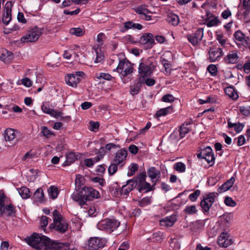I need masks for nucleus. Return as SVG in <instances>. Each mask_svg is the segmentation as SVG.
Segmentation results:
<instances>
[{"mask_svg": "<svg viewBox=\"0 0 250 250\" xmlns=\"http://www.w3.org/2000/svg\"><path fill=\"white\" fill-rule=\"evenodd\" d=\"M147 174L151 179L152 181L154 182V179L160 177L161 173L159 170L156 169L154 167H151L148 170Z\"/></svg>", "mask_w": 250, "mask_h": 250, "instance_id": "27", "label": "nucleus"}, {"mask_svg": "<svg viewBox=\"0 0 250 250\" xmlns=\"http://www.w3.org/2000/svg\"><path fill=\"white\" fill-rule=\"evenodd\" d=\"M140 42L146 49L151 48L155 44L153 35L151 33L144 34L141 37Z\"/></svg>", "mask_w": 250, "mask_h": 250, "instance_id": "12", "label": "nucleus"}, {"mask_svg": "<svg viewBox=\"0 0 250 250\" xmlns=\"http://www.w3.org/2000/svg\"><path fill=\"white\" fill-rule=\"evenodd\" d=\"M221 221L224 223L229 224L231 221V215L229 214H224L221 216Z\"/></svg>", "mask_w": 250, "mask_h": 250, "instance_id": "57", "label": "nucleus"}, {"mask_svg": "<svg viewBox=\"0 0 250 250\" xmlns=\"http://www.w3.org/2000/svg\"><path fill=\"white\" fill-rule=\"evenodd\" d=\"M200 193L201 192L200 190H196L194 192L189 195V199L192 202L195 201L200 195Z\"/></svg>", "mask_w": 250, "mask_h": 250, "instance_id": "50", "label": "nucleus"}, {"mask_svg": "<svg viewBox=\"0 0 250 250\" xmlns=\"http://www.w3.org/2000/svg\"><path fill=\"white\" fill-rule=\"evenodd\" d=\"M12 8V4L11 1H8L5 4L4 7V11L5 12H7V14H9L10 13L11 14V10Z\"/></svg>", "mask_w": 250, "mask_h": 250, "instance_id": "58", "label": "nucleus"}, {"mask_svg": "<svg viewBox=\"0 0 250 250\" xmlns=\"http://www.w3.org/2000/svg\"><path fill=\"white\" fill-rule=\"evenodd\" d=\"M48 217H47L45 216H42V217L41 219L40 224H41V227L43 229H44V228L45 227H46L47 226V225H48Z\"/></svg>", "mask_w": 250, "mask_h": 250, "instance_id": "61", "label": "nucleus"}, {"mask_svg": "<svg viewBox=\"0 0 250 250\" xmlns=\"http://www.w3.org/2000/svg\"><path fill=\"white\" fill-rule=\"evenodd\" d=\"M234 37L236 40L241 42L243 45L247 44V42L249 41V37L246 36L240 30H237L234 34Z\"/></svg>", "mask_w": 250, "mask_h": 250, "instance_id": "22", "label": "nucleus"}, {"mask_svg": "<svg viewBox=\"0 0 250 250\" xmlns=\"http://www.w3.org/2000/svg\"><path fill=\"white\" fill-rule=\"evenodd\" d=\"M127 155V151L124 149L118 150L113 159V162L118 165L122 164L125 161Z\"/></svg>", "mask_w": 250, "mask_h": 250, "instance_id": "16", "label": "nucleus"}, {"mask_svg": "<svg viewBox=\"0 0 250 250\" xmlns=\"http://www.w3.org/2000/svg\"><path fill=\"white\" fill-rule=\"evenodd\" d=\"M185 212L188 214H192L195 213L197 211L196 207L195 206H187L184 210Z\"/></svg>", "mask_w": 250, "mask_h": 250, "instance_id": "48", "label": "nucleus"}, {"mask_svg": "<svg viewBox=\"0 0 250 250\" xmlns=\"http://www.w3.org/2000/svg\"><path fill=\"white\" fill-rule=\"evenodd\" d=\"M41 35L40 29L35 27L28 31L27 34L21 38V41L22 42H34L38 40Z\"/></svg>", "mask_w": 250, "mask_h": 250, "instance_id": "6", "label": "nucleus"}, {"mask_svg": "<svg viewBox=\"0 0 250 250\" xmlns=\"http://www.w3.org/2000/svg\"><path fill=\"white\" fill-rule=\"evenodd\" d=\"M18 191L23 199H26L30 197V190L28 188L22 187L19 189Z\"/></svg>", "mask_w": 250, "mask_h": 250, "instance_id": "36", "label": "nucleus"}, {"mask_svg": "<svg viewBox=\"0 0 250 250\" xmlns=\"http://www.w3.org/2000/svg\"><path fill=\"white\" fill-rule=\"evenodd\" d=\"M161 62L164 67H165V74L168 76L171 73V64L169 63L168 61L164 58H161Z\"/></svg>", "mask_w": 250, "mask_h": 250, "instance_id": "34", "label": "nucleus"}, {"mask_svg": "<svg viewBox=\"0 0 250 250\" xmlns=\"http://www.w3.org/2000/svg\"><path fill=\"white\" fill-rule=\"evenodd\" d=\"M238 56L236 51H232L224 58L226 63L235 64L238 62Z\"/></svg>", "mask_w": 250, "mask_h": 250, "instance_id": "21", "label": "nucleus"}, {"mask_svg": "<svg viewBox=\"0 0 250 250\" xmlns=\"http://www.w3.org/2000/svg\"><path fill=\"white\" fill-rule=\"evenodd\" d=\"M243 9H250V0H243L241 6H239Z\"/></svg>", "mask_w": 250, "mask_h": 250, "instance_id": "64", "label": "nucleus"}, {"mask_svg": "<svg viewBox=\"0 0 250 250\" xmlns=\"http://www.w3.org/2000/svg\"><path fill=\"white\" fill-rule=\"evenodd\" d=\"M81 79L79 77H76L75 74H67L65 77L66 83L72 87H76Z\"/></svg>", "mask_w": 250, "mask_h": 250, "instance_id": "17", "label": "nucleus"}, {"mask_svg": "<svg viewBox=\"0 0 250 250\" xmlns=\"http://www.w3.org/2000/svg\"><path fill=\"white\" fill-rule=\"evenodd\" d=\"M133 180H129L125 185H124L122 188L120 189V192L121 195H127L129 192L134 188Z\"/></svg>", "mask_w": 250, "mask_h": 250, "instance_id": "20", "label": "nucleus"}, {"mask_svg": "<svg viewBox=\"0 0 250 250\" xmlns=\"http://www.w3.org/2000/svg\"><path fill=\"white\" fill-rule=\"evenodd\" d=\"M105 154V149L103 147H101L99 149L97 156L95 157V162H98L100 161L104 157Z\"/></svg>", "mask_w": 250, "mask_h": 250, "instance_id": "44", "label": "nucleus"}, {"mask_svg": "<svg viewBox=\"0 0 250 250\" xmlns=\"http://www.w3.org/2000/svg\"><path fill=\"white\" fill-rule=\"evenodd\" d=\"M171 109L172 108L171 106H168L166 108H162L156 112L155 115L158 117L162 116H165L168 114L170 112V110H171Z\"/></svg>", "mask_w": 250, "mask_h": 250, "instance_id": "41", "label": "nucleus"}, {"mask_svg": "<svg viewBox=\"0 0 250 250\" xmlns=\"http://www.w3.org/2000/svg\"><path fill=\"white\" fill-rule=\"evenodd\" d=\"M11 20V14H7V12H5L3 14L2 17V21L5 25H7Z\"/></svg>", "mask_w": 250, "mask_h": 250, "instance_id": "55", "label": "nucleus"}, {"mask_svg": "<svg viewBox=\"0 0 250 250\" xmlns=\"http://www.w3.org/2000/svg\"><path fill=\"white\" fill-rule=\"evenodd\" d=\"M190 130L189 127L186 126V125H182L179 130L180 138H184L186 134L189 132Z\"/></svg>", "mask_w": 250, "mask_h": 250, "instance_id": "40", "label": "nucleus"}, {"mask_svg": "<svg viewBox=\"0 0 250 250\" xmlns=\"http://www.w3.org/2000/svg\"><path fill=\"white\" fill-rule=\"evenodd\" d=\"M53 223L52 224H56L61 222H64L65 221L62 219V216L57 210L55 209L53 212Z\"/></svg>", "mask_w": 250, "mask_h": 250, "instance_id": "38", "label": "nucleus"}, {"mask_svg": "<svg viewBox=\"0 0 250 250\" xmlns=\"http://www.w3.org/2000/svg\"><path fill=\"white\" fill-rule=\"evenodd\" d=\"M239 111L243 115L248 116L250 115V106H240Z\"/></svg>", "mask_w": 250, "mask_h": 250, "instance_id": "47", "label": "nucleus"}, {"mask_svg": "<svg viewBox=\"0 0 250 250\" xmlns=\"http://www.w3.org/2000/svg\"><path fill=\"white\" fill-rule=\"evenodd\" d=\"M42 133L43 135L48 138L51 135H53V133L48 129V128L46 126L42 127Z\"/></svg>", "mask_w": 250, "mask_h": 250, "instance_id": "59", "label": "nucleus"}, {"mask_svg": "<svg viewBox=\"0 0 250 250\" xmlns=\"http://www.w3.org/2000/svg\"><path fill=\"white\" fill-rule=\"evenodd\" d=\"M117 165H118L114 162L109 166L108 171L110 175H113L117 171Z\"/></svg>", "mask_w": 250, "mask_h": 250, "instance_id": "51", "label": "nucleus"}, {"mask_svg": "<svg viewBox=\"0 0 250 250\" xmlns=\"http://www.w3.org/2000/svg\"><path fill=\"white\" fill-rule=\"evenodd\" d=\"M209 60L210 62H214L223 56V51L220 48H210L208 52Z\"/></svg>", "mask_w": 250, "mask_h": 250, "instance_id": "13", "label": "nucleus"}, {"mask_svg": "<svg viewBox=\"0 0 250 250\" xmlns=\"http://www.w3.org/2000/svg\"><path fill=\"white\" fill-rule=\"evenodd\" d=\"M88 247L90 250H97L104 247L105 242L103 239L98 237H92L88 241Z\"/></svg>", "mask_w": 250, "mask_h": 250, "instance_id": "11", "label": "nucleus"}, {"mask_svg": "<svg viewBox=\"0 0 250 250\" xmlns=\"http://www.w3.org/2000/svg\"><path fill=\"white\" fill-rule=\"evenodd\" d=\"M143 28V26L140 23H135L132 21H128L124 23V29L126 31L130 29H137L141 30Z\"/></svg>", "mask_w": 250, "mask_h": 250, "instance_id": "28", "label": "nucleus"}, {"mask_svg": "<svg viewBox=\"0 0 250 250\" xmlns=\"http://www.w3.org/2000/svg\"><path fill=\"white\" fill-rule=\"evenodd\" d=\"M206 21L207 22L206 25L208 27L216 26L221 22L217 17L208 11H206Z\"/></svg>", "mask_w": 250, "mask_h": 250, "instance_id": "14", "label": "nucleus"}, {"mask_svg": "<svg viewBox=\"0 0 250 250\" xmlns=\"http://www.w3.org/2000/svg\"><path fill=\"white\" fill-rule=\"evenodd\" d=\"M176 221V215H173L167 216L160 220V225L164 227H172Z\"/></svg>", "mask_w": 250, "mask_h": 250, "instance_id": "18", "label": "nucleus"}, {"mask_svg": "<svg viewBox=\"0 0 250 250\" xmlns=\"http://www.w3.org/2000/svg\"><path fill=\"white\" fill-rule=\"evenodd\" d=\"M226 94L233 100H237L238 98V95L237 91L232 86H229L225 88Z\"/></svg>", "mask_w": 250, "mask_h": 250, "instance_id": "31", "label": "nucleus"}, {"mask_svg": "<svg viewBox=\"0 0 250 250\" xmlns=\"http://www.w3.org/2000/svg\"><path fill=\"white\" fill-rule=\"evenodd\" d=\"M4 137L6 141H10L15 138L14 130L11 128L6 129L4 133Z\"/></svg>", "mask_w": 250, "mask_h": 250, "instance_id": "33", "label": "nucleus"}, {"mask_svg": "<svg viewBox=\"0 0 250 250\" xmlns=\"http://www.w3.org/2000/svg\"><path fill=\"white\" fill-rule=\"evenodd\" d=\"M163 233L161 231H158L154 233L150 239L153 242H160L163 239Z\"/></svg>", "mask_w": 250, "mask_h": 250, "instance_id": "39", "label": "nucleus"}, {"mask_svg": "<svg viewBox=\"0 0 250 250\" xmlns=\"http://www.w3.org/2000/svg\"><path fill=\"white\" fill-rule=\"evenodd\" d=\"M96 52L97 54V57L95 60V62L98 63L101 62L104 59V56L103 55V54L101 53H99L98 52V50H96Z\"/></svg>", "mask_w": 250, "mask_h": 250, "instance_id": "63", "label": "nucleus"}, {"mask_svg": "<svg viewBox=\"0 0 250 250\" xmlns=\"http://www.w3.org/2000/svg\"><path fill=\"white\" fill-rule=\"evenodd\" d=\"M218 245L223 247H227L231 245V239H228V235L227 233H222L218 239Z\"/></svg>", "mask_w": 250, "mask_h": 250, "instance_id": "19", "label": "nucleus"}, {"mask_svg": "<svg viewBox=\"0 0 250 250\" xmlns=\"http://www.w3.org/2000/svg\"><path fill=\"white\" fill-rule=\"evenodd\" d=\"M139 192H142L143 190H146L145 192H148L153 189L152 186L150 184L145 180L140 185L138 186L136 188Z\"/></svg>", "mask_w": 250, "mask_h": 250, "instance_id": "32", "label": "nucleus"}, {"mask_svg": "<svg viewBox=\"0 0 250 250\" xmlns=\"http://www.w3.org/2000/svg\"><path fill=\"white\" fill-rule=\"evenodd\" d=\"M50 228L61 233H65L68 229V224L65 221L57 223L56 224H50Z\"/></svg>", "mask_w": 250, "mask_h": 250, "instance_id": "15", "label": "nucleus"}, {"mask_svg": "<svg viewBox=\"0 0 250 250\" xmlns=\"http://www.w3.org/2000/svg\"><path fill=\"white\" fill-rule=\"evenodd\" d=\"M100 197L99 192L91 187H84L79 192H74L72 195L74 200L78 202L81 206L86 205L87 201Z\"/></svg>", "mask_w": 250, "mask_h": 250, "instance_id": "2", "label": "nucleus"}, {"mask_svg": "<svg viewBox=\"0 0 250 250\" xmlns=\"http://www.w3.org/2000/svg\"><path fill=\"white\" fill-rule=\"evenodd\" d=\"M216 39L222 46H224L226 44L227 39L224 38L222 34H217Z\"/></svg>", "mask_w": 250, "mask_h": 250, "instance_id": "49", "label": "nucleus"}, {"mask_svg": "<svg viewBox=\"0 0 250 250\" xmlns=\"http://www.w3.org/2000/svg\"><path fill=\"white\" fill-rule=\"evenodd\" d=\"M133 70L132 64L125 59H123L120 61L118 66L114 71H116L125 77L131 74Z\"/></svg>", "mask_w": 250, "mask_h": 250, "instance_id": "4", "label": "nucleus"}, {"mask_svg": "<svg viewBox=\"0 0 250 250\" xmlns=\"http://www.w3.org/2000/svg\"><path fill=\"white\" fill-rule=\"evenodd\" d=\"M175 98L173 96V95L169 94L165 95L162 98V101L167 103L173 102Z\"/></svg>", "mask_w": 250, "mask_h": 250, "instance_id": "53", "label": "nucleus"}, {"mask_svg": "<svg viewBox=\"0 0 250 250\" xmlns=\"http://www.w3.org/2000/svg\"><path fill=\"white\" fill-rule=\"evenodd\" d=\"M95 158L90 159H86L84 160L85 165L88 167H92L94 163H96Z\"/></svg>", "mask_w": 250, "mask_h": 250, "instance_id": "62", "label": "nucleus"}, {"mask_svg": "<svg viewBox=\"0 0 250 250\" xmlns=\"http://www.w3.org/2000/svg\"><path fill=\"white\" fill-rule=\"evenodd\" d=\"M146 174L145 172H142L135 177L133 180L134 188H137L138 186L140 185L145 180H146Z\"/></svg>", "mask_w": 250, "mask_h": 250, "instance_id": "29", "label": "nucleus"}, {"mask_svg": "<svg viewBox=\"0 0 250 250\" xmlns=\"http://www.w3.org/2000/svg\"><path fill=\"white\" fill-rule=\"evenodd\" d=\"M106 39V36L105 34L103 33H100L97 35V42H98L99 45H103L104 43V41Z\"/></svg>", "mask_w": 250, "mask_h": 250, "instance_id": "54", "label": "nucleus"}, {"mask_svg": "<svg viewBox=\"0 0 250 250\" xmlns=\"http://www.w3.org/2000/svg\"><path fill=\"white\" fill-rule=\"evenodd\" d=\"M207 70L212 76H215L217 72V67L214 64H210L208 66Z\"/></svg>", "mask_w": 250, "mask_h": 250, "instance_id": "52", "label": "nucleus"}, {"mask_svg": "<svg viewBox=\"0 0 250 250\" xmlns=\"http://www.w3.org/2000/svg\"><path fill=\"white\" fill-rule=\"evenodd\" d=\"M97 78L98 79H103L106 80H111L113 77L108 73H101L99 74H97Z\"/></svg>", "mask_w": 250, "mask_h": 250, "instance_id": "46", "label": "nucleus"}, {"mask_svg": "<svg viewBox=\"0 0 250 250\" xmlns=\"http://www.w3.org/2000/svg\"><path fill=\"white\" fill-rule=\"evenodd\" d=\"M25 241L29 245L39 250H68L69 249L67 243L52 241L48 237L37 233L25 238Z\"/></svg>", "mask_w": 250, "mask_h": 250, "instance_id": "1", "label": "nucleus"}, {"mask_svg": "<svg viewBox=\"0 0 250 250\" xmlns=\"http://www.w3.org/2000/svg\"><path fill=\"white\" fill-rule=\"evenodd\" d=\"M13 59V53L5 49L0 50V60L4 62H9Z\"/></svg>", "mask_w": 250, "mask_h": 250, "instance_id": "23", "label": "nucleus"}, {"mask_svg": "<svg viewBox=\"0 0 250 250\" xmlns=\"http://www.w3.org/2000/svg\"><path fill=\"white\" fill-rule=\"evenodd\" d=\"M120 223L115 219H106L101 220L97 224V228L108 233H111L120 226Z\"/></svg>", "mask_w": 250, "mask_h": 250, "instance_id": "3", "label": "nucleus"}, {"mask_svg": "<svg viewBox=\"0 0 250 250\" xmlns=\"http://www.w3.org/2000/svg\"><path fill=\"white\" fill-rule=\"evenodd\" d=\"M79 155L74 152H69L66 155V160L62 164L63 166H69L78 159Z\"/></svg>", "mask_w": 250, "mask_h": 250, "instance_id": "24", "label": "nucleus"}, {"mask_svg": "<svg viewBox=\"0 0 250 250\" xmlns=\"http://www.w3.org/2000/svg\"><path fill=\"white\" fill-rule=\"evenodd\" d=\"M51 106L48 102H44L41 106V109L44 113L49 114L51 116L56 118L61 117L63 114L62 112L51 108Z\"/></svg>", "mask_w": 250, "mask_h": 250, "instance_id": "8", "label": "nucleus"}, {"mask_svg": "<svg viewBox=\"0 0 250 250\" xmlns=\"http://www.w3.org/2000/svg\"><path fill=\"white\" fill-rule=\"evenodd\" d=\"M167 21L173 26H177L179 23V18L178 15L171 13L167 15Z\"/></svg>", "mask_w": 250, "mask_h": 250, "instance_id": "26", "label": "nucleus"}, {"mask_svg": "<svg viewBox=\"0 0 250 250\" xmlns=\"http://www.w3.org/2000/svg\"><path fill=\"white\" fill-rule=\"evenodd\" d=\"M215 197L214 192H211L204 195L203 199L200 203L201 207L204 213L209 211L212 204L215 202Z\"/></svg>", "mask_w": 250, "mask_h": 250, "instance_id": "7", "label": "nucleus"}, {"mask_svg": "<svg viewBox=\"0 0 250 250\" xmlns=\"http://www.w3.org/2000/svg\"><path fill=\"white\" fill-rule=\"evenodd\" d=\"M44 198V193L43 189L42 188H38L33 196V198L36 202L41 203L43 201Z\"/></svg>", "mask_w": 250, "mask_h": 250, "instance_id": "30", "label": "nucleus"}, {"mask_svg": "<svg viewBox=\"0 0 250 250\" xmlns=\"http://www.w3.org/2000/svg\"><path fill=\"white\" fill-rule=\"evenodd\" d=\"M141 86V83L138 82L131 87V92H133V94H137L138 93L140 89Z\"/></svg>", "mask_w": 250, "mask_h": 250, "instance_id": "60", "label": "nucleus"}, {"mask_svg": "<svg viewBox=\"0 0 250 250\" xmlns=\"http://www.w3.org/2000/svg\"><path fill=\"white\" fill-rule=\"evenodd\" d=\"M153 66L152 63L141 62L139 64L138 72L142 77L148 76L152 73V68Z\"/></svg>", "mask_w": 250, "mask_h": 250, "instance_id": "10", "label": "nucleus"}, {"mask_svg": "<svg viewBox=\"0 0 250 250\" xmlns=\"http://www.w3.org/2000/svg\"><path fill=\"white\" fill-rule=\"evenodd\" d=\"M234 182V178L231 177L219 188L218 192L221 193L229 190L233 186Z\"/></svg>", "mask_w": 250, "mask_h": 250, "instance_id": "25", "label": "nucleus"}, {"mask_svg": "<svg viewBox=\"0 0 250 250\" xmlns=\"http://www.w3.org/2000/svg\"><path fill=\"white\" fill-rule=\"evenodd\" d=\"M135 11L140 15L141 19L150 21V23H154L157 21L156 18L151 16L152 12L148 10L145 5L138 7L135 9Z\"/></svg>", "mask_w": 250, "mask_h": 250, "instance_id": "5", "label": "nucleus"}, {"mask_svg": "<svg viewBox=\"0 0 250 250\" xmlns=\"http://www.w3.org/2000/svg\"><path fill=\"white\" fill-rule=\"evenodd\" d=\"M16 212V209L12 204L4 205V213L8 216H14Z\"/></svg>", "mask_w": 250, "mask_h": 250, "instance_id": "35", "label": "nucleus"}, {"mask_svg": "<svg viewBox=\"0 0 250 250\" xmlns=\"http://www.w3.org/2000/svg\"><path fill=\"white\" fill-rule=\"evenodd\" d=\"M224 202L227 206L230 207H234L236 204L235 202L229 197H226Z\"/></svg>", "mask_w": 250, "mask_h": 250, "instance_id": "56", "label": "nucleus"}, {"mask_svg": "<svg viewBox=\"0 0 250 250\" xmlns=\"http://www.w3.org/2000/svg\"><path fill=\"white\" fill-rule=\"evenodd\" d=\"M203 37V29L199 28L195 33L188 35V41L193 45H196Z\"/></svg>", "mask_w": 250, "mask_h": 250, "instance_id": "9", "label": "nucleus"}, {"mask_svg": "<svg viewBox=\"0 0 250 250\" xmlns=\"http://www.w3.org/2000/svg\"><path fill=\"white\" fill-rule=\"evenodd\" d=\"M49 195L53 199H56L59 193L58 189L55 186H52L48 189Z\"/></svg>", "mask_w": 250, "mask_h": 250, "instance_id": "37", "label": "nucleus"}, {"mask_svg": "<svg viewBox=\"0 0 250 250\" xmlns=\"http://www.w3.org/2000/svg\"><path fill=\"white\" fill-rule=\"evenodd\" d=\"M174 168L178 171L183 172L186 170V166L184 163L178 162L174 165Z\"/></svg>", "mask_w": 250, "mask_h": 250, "instance_id": "45", "label": "nucleus"}, {"mask_svg": "<svg viewBox=\"0 0 250 250\" xmlns=\"http://www.w3.org/2000/svg\"><path fill=\"white\" fill-rule=\"evenodd\" d=\"M84 31L81 28H73L70 30V33L72 35H74L76 36H81L83 35Z\"/></svg>", "mask_w": 250, "mask_h": 250, "instance_id": "42", "label": "nucleus"}, {"mask_svg": "<svg viewBox=\"0 0 250 250\" xmlns=\"http://www.w3.org/2000/svg\"><path fill=\"white\" fill-rule=\"evenodd\" d=\"M138 169V165L136 164H132L129 167V171L127 175L131 176L133 175Z\"/></svg>", "mask_w": 250, "mask_h": 250, "instance_id": "43", "label": "nucleus"}]
</instances>
